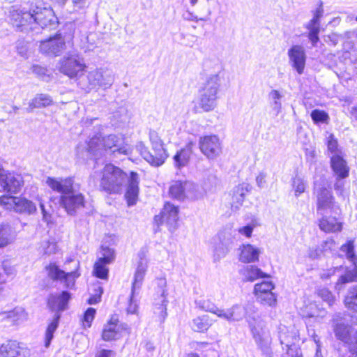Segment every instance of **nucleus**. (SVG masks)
<instances>
[{
    "instance_id": "f3484780",
    "label": "nucleus",
    "mask_w": 357,
    "mask_h": 357,
    "mask_svg": "<svg viewBox=\"0 0 357 357\" xmlns=\"http://www.w3.org/2000/svg\"><path fill=\"white\" fill-rule=\"evenodd\" d=\"M317 197V213L319 215L331 213L335 209L334 197L331 190L325 187H320L314 182Z\"/></svg>"
},
{
    "instance_id": "c03bdc74",
    "label": "nucleus",
    "mask_w": 357,
    "mask_h": 357,
    "mask_svg": "<svg viewBox=\"0 0 357 357\" xmlns=\"http://www.w3.org/2000/svg\"><path fill=\"white\" fill-rule=\"evenodd\" d=\"M60 317H61V314H54L53 319L47 326L46 333H45V347H48L51 343V341L54 337V333L56 331V328H58Z\"/></svg>"
},
{
    "instance_id": "58836bf2",
    "label": "nucleus",
    "mask_w": 357,
    "mask_h": 357,
    "mask_svg": "<svg viewBox=\"0 0 357 357\" xmlns=\"http://www.w3.org/2000/svg\"><path fill=\"white\" fill-rule=\"evenodd\" d=\"M213 324V321L208 314H204L192 320V328L196 332H205Z\"/></svg>"
},
{
    "instance_id": "6ab92c4d",
    "label": "nucleus",
    "mask_w": 357,
    "mask_h": 357,
    "mask_svg": "<svg viewBox=\"0 0 357 357\" xmlns=\"http://www.w3.org/2000/svg\"><path fill=\"white\" fill-rule=\"evenodd\" d=\"M23 184L22 177L20 174L8 172L3 169L0 174V192L15 194L20 192Z\"/></svg>"
},
{
    "instance_id": "4c0bfd02",
    "label": "nucleus",
    "mask_w": 357,
    "mask_h": 357,
    "mask_svg": "<svg viewBox=\"0 0 357 357\" xmlns=\"http://www.w3.org/2000/svg\"><path fill=\"white\" fill-rule=\"evenodd\" d=\"M53 104L52 97L45 93H38L31 100L29 103V111H32L35 108H43L50 106Z\"/></svg>"
},
{
    "instance_id": "1a4fd4ad",
    "label": "nucleus",
    "mask_w": 357,
    "mask_h": 357,
    "mask_svg": "<svg viewBox=\"0 0 357 357\" xmlns=\"http://www.w3.org/2000/svg\"><path fill=\"white\" fill-rule=\"evenodd\" d=\"M0 205L6 210L22 214L31 215L36 211L35 204L24 197L3 195L0 197Z\"/></svg>"
},
{
    "instance_id": "3c124183",
    "label": "nucleus",
    "mask_w": 357,
    "mask_h": 357,
    "mask_svg": "<svg viewBox=\"0 0 357 357\" xmlns=\"http://www.w3.org/2000/svg\"><path fill=\"white\" fill-rule=\"evenodd\" d=\"M310 116L315 124L327 123L329 120L328 114L325 111L318 109L312 110Z\"/></svg>"
},
{
    "instance_id": "338daca9",
    "label": "nucleus",
    "mask_w": 357,
    "mask_h": 357,
    "mask_svg": "<svg viewBox=\"0 0 357 357\" xmlns=\"http://www.w3.org/2000/svg\"><path fill=\"white\" fill-rule=\"evenodd\" d=\"M349 349L352 354L357 355V330L352 335V339L349 344Z\"/></svg>"
},
{
    "instance_id": "4d7b16f0",
    "label": "nucleus",
    "mask_w": 357,
    "mask_h": 357,
    "mask_svg": "<svg viewBox=\"0 0 357 357\" xmlns=\"http://www.w3.org/2000/svg\"><path fill=\"white\" fill-rule=\"evenodd\" d=\"M70 3L75 12L84 10L89 6V0H70Z\"/></svg>"
},
{
    "instance_id": "c85d7f7f",
    "label": "nucleus",
    "mask_w": 357,
    "mask_h": 357,
    "mask_svg": "<svg viewBox=\"0 0 357 357\" xmlns=\"http://www.w3.org/2000/svg\"><path fill=\"white\" fill-rule=\"evenodd\" d=\"M47 185L52 190L61 193V195L67 194L73 188V180L70 177L68 178H53L47 177L45 181Z\"/></svg>"
},
{
    "instance_id": "0e129e2a",
    "label": "nucleus",
    "mask_w": 357,
    "mask_h": 357,
    "mask_svg": "<svg viewBox=\"0 0 357 357\" xmlns=\"http://www.w3.org/2000/svg\"><path fill=\"white\" fill-rule=\"evenodd\" d=\"M137 291L132 295V290L131 291V298L128 307V312L130 314H135L137 310V305L135 301H134V297Z\"/></svg>"
},
{
    "instance_id": "b1692460",
    "label": "nucleus",
    "mask_w": 357,
    "mask_h": 357,
    "mask_svg": "<svg viewBox=\"0 0 357 357\" xmlns=\"http://www.w3.org/2000/svg\"><path fill=\"white\" fill-rule=\"evenodd\" d=\"M288 56L291 66L297 71L298 74L303 73L306 55L303 47L301 45H293L288 50Z\"/></svg>"
},
{
    "instance_id": "ddd939ff",
    "label": "nucleus",
    "mask_w": 357,
    "mask_h": 357,
    "mask_svg": "<svg viewBox=\"0 0 357 357\" xmlns=\"http://www.w3.org/2000/svg\"><path fill=\"white\" fill-rule=\"evenodd\" d=\"M178 220V208L169 202L165 204L161 213L154 218V221L158 225L165 223L171 232L177 229Z\"/></svg>"
},
{
    "instance_id": "f8f14e48",
    "label": "nucleus",
    "mask_w": 357,
    "mask_h": 357,
    "mask_svg": "<svg viewBox=\"0 0 357 357\" xmlns=\"http://www.w3.org/2000/svg\"><path fill=\"white\" fill-rule=\"evenodd\" d=\"M66 48L65 39L61 33L42 40L39 45L40 53L52 57L59 56Z\"/></svg>"
},
{
    "instance_id": "393cba45",
    "label": "nucleus",
    "mask_w": 357,
    "mask_h": 357,
    "mask_svg": "<svg viewBox=\"0 0 357 357\" xmlns=\"http://www.w3.org/2000/svg\"><path fill=\"white\" fill-rule=\"evenodd\" d=\"M70 297V294L66 291L52 294L48 298L47 305L55 314H60L61 312L67 309Z\"/></svg>"
},
{
    "instance_id": "de8ad7c7",
    "label": "nucleus",
    "mask_w": 357,
    "mask_h": 357,
    "mask_svg": "<svg viewBox=\"0 0 357 357\" xmlns=\"http://www.w3.org/2000/svg\"><path fill=\"white\" fill-rule=\"evenodd\" d=\"M115 259V251L107 245H102L98 252V259L102 261L111 264Z\"/></svg>"
},
{
    "instance_id": "37998d69",
    "label": "nucleus",
    "mask_w": 357,
    "mask_h": 357,
    "mask_svg": "<svg viewBox=\"0 0 357 357\" xmlns=\"http://www.w3.org/2000/svg\"><path fill=\"white\" fill-rule=\"evenodd\" d=\"M14 240L12 228L6 224L0 225V248L11 243Z\"/></svg>"
},
{
    "instance_id": "bb28decb",
    "label": "nucleus",
    "mask_w": 357,
    "mask_h": 357,
    "mask_svg": "<svg viewBox=\"0 0 357 357\" xmlns=\"http://www.w3.org/2000/svg\"><path fill=\"white\" fill-rule=\"evenodd\" d=\"M123 329H124L123 325L119 324L116 316L113 315L109 321L104 326L102 338L105 341L116 340L121 336Z\"/></svg>"
},
{
    "instance_id": "f03ea898",
    "label": "nucleus",
    "mask_w": 357,
    "mask_h": 357,
    "mask_svg": "<svg viewBox=\"0 0 357 357\" xmlns=\"http://www.w3.org/2000/svg\"><path fill=\"white\" fill-rule=\"evenodd\" d=\"M104 151L113 158L129 155L132 152L131 146L125 142L121 135H109L105 137L95 136L88 143V151L97 157Z\"/></svg>"
},
{
    "instance_id": "603ef678",
    "label": "nucleus",
    "mask_w": 357,
    "mask_h": 357,
    "mask_svg": "<svg viewBox=\"0 0 357 357\" xmlns=\"http://www.w3.org/2000/svg\"><path fill=\"white\" fill-rule=\"evenodd\" d=\"M340 249L343 252L346 253L347 258L354 264H356V257L354 251V241H349L346 244L342 245Z\"/></svg>"
},
{
    "instance_id": "7ed1b4c3",
    "label": "nucleus",
    "mask_w": 357,
    "mask_h": 357,
    "mask_svg": "<svg viewBox=\"0 0 357 357\" xmlns=\"http://www.w3.org/2000/svg\"><path fill=\"white\" fill-rule=\"evenodd\" d=\"M221 79L218 74L207 76L199 87V105L204 112L213 111L217 107Z\"/></svg>"
},
{
    "instance_id": "6e6d98bb",
    "label": "nucleus",
    "mask_w": 357,
    "mask_h": 357,
    "mask_svg": "<svg viewBox=\"0 0 357 357\" xmlns=\"http://www.w3.org/2000/svg\"><path fill=\"white\" fill-rule=\"evenodd\" d=\"M300 342H294L290 347H284V350L291 357H301L302 351L299 347Z\"/></svg>"
},
{
    "instance_id": "4468645a",
    "label": "nucleus",
    "mask_w": 357,
    "mask_h": 357,
    "mask_svg": "<svg viewBox=\"0 0 357 357\" xmlns=\"http://www.w3.org/2000/svg\"><path fill=\"white\" fill-rule=\"evenodd\" d=\"M198 186L191 181H176L169 188L170 195L178 200L185 197L192 199H198L200 196L197 193Z\"/></svg>"
},
{
    "instance_id": "a19ab883",
    "label": "nucleus",
    "mask_w": 357,
    "mask_h": 357,
    "mask_svg": "<svg viewBox=\"0 0 357 357\" xmlns=\"http://www.w3.org/2000/svg\"><path fill=\"white\" fill-rule=\"evenodd\" d=\"M243 275L248 281H254L258 278H269L260 268L255 266H247L243 271Z\"/></svg>"
},
{
    "instance_id": "412c9836",
    "label": "nucleus",
    "mask_w": 357,
    "mask_h": 357,
    "mask_svg": "<svg viewBox=\"0 0 357 357\" xmlns=\"http://www.w3.org/2000/svg\"><path fill=\"white\" fill-rule=\"evenodd\" d=\"M166 280L160 278L158 280V298H154V313L158 314L159 321L163 322L167 315V305L168 301L167 300V289H166Z\"/></svg>"
},
{
    "instance_id": "9b49d317",
    "label": "nucleus",
    "mask_w": 357,
    "mask_h": 357,
    "mask_svg": "<svg viewBox=\"0 0 357 357\" xmlns=\"http://www.w3.org/2000/svg\"><path fill=\"white\" fill-rule=\"evenodd\" d=\"M235 242L234 231L231 229H225L218 234V242L213 249V260L218 261L224 258L232 249Z\"/></svg>"
},
{
    "instance_id": "13d9d810",
    "label": "nucleus",
    "mask_w": 357,
    "mask_h": 357,
    "mask_svg": "<svg viewBox=\"0 0 357 357\" xmlns=\"http://www.w3.org/2000/svg\"><path fill=\"white\" fill-rule=\"evenodd\" d=\"M96 314V310L89 307L85 312L84 315V325L85 327H90L91 325V322L93 321Z\"/></svg>"
},
{
    "instance_id": "052dcab7",
    "label": "nucleus",
    "mask_w": 357,
    "mask_h": 357,
    "mask_svg": "<svg viewBox=\"0 0 357 357\" xmlns=\"http://www.w3.org/2000/svg\"><path fill=\"white\" fill-rule=\"evenodd\" d=\"M324 253L332 252L335 250V242L333 238H327L321 245Z\"/></svg>"
},
{
    "instance_id": "864d4df0",
    "label": "nucleus",
    "mask_w": 357,
    "mask_h": 357,
    "mask_svg": "<svg viewBox=\"0 0 357 357\" xmlns=\"http://www.w3.org/2000/svg\"><path fill=\"white\" fill-rule=\"evenodd\" d=\"M306 183L299 176H296L292 181V187L295 191V195L299 196L305 192Z\"/></svg>"
},
{
    "instance_id": "680f3d73",
    "label": "nucleus",
    "mask_w": 357,
    "mask_h": 357,
    "mask_svg": "<svg viewBox=\"0 0 357 357\" xmlns=\"http://www.w3.org/2000/svg\"><path fill=\"white\" fill-rule=\"evenodd\" d=\"M256 225L254 223L249 224L246 226L238 228V231L240 234L246 236L247 238H250L252 236L254 228Z\"/></svg>"
},
{
    "instance_id": "a878e982",
    "label": "nucleus",
    "mask_w": 357,
    "mask_h": 357,
    "mask_svg": "<svg viewBox=\"0 0 357 357\" xmlns=\"http://www.w3.org/2000/svg\"><path fill=\"white\" fill-rule=\"evenodd\" d=\"M278 335L282 349H284V347H290L294 342H301L298 330L294 325L286 326L280 324Z\"/></svg>"
},
{
    "instance_id": "423d86ee",
    "label": "nucleus",
    "mask_w": 357,
    "mask_h": 357,
    "mask_svg": "<svg viewBox=\"0 0 357 357\" xmlns=\"http://www.w3.org/2000/svg\"><path fill=\"white\" fill-rule=\"evenodd\" d=\"M36 6L24 4L15 5L9 8L8 18L10 22L17 31L28 32L33 29Z\"/></svg>"
},
{
    "instance_id": "2eb2a0df",
    "label": "nucleus",
    "mask_w": 357,
    "mask_h": 357,
    "mask_svg": "<svg viewBox=\"0 0 357 357\" xmlns=\"http://www.w3.org/2000/svg\"><path fill=\"white\" fill-rule=\"evenodd\" d=\"M274 288V284L270 280L256 284L254 293L257 300L264 305L275 306L277 303V298L273 292Z\"/></svg>"
},
{
    "instance_id": "f704fd0d",
    "label": "nucleus",
    "mask_w": 357,
    "mask_h": 357,
    "mask_svg": "<svg viewBox=\"0 0 357 357\" xmlns=\"http://www.w3.org/2000/svg\"><path fill=\"white\" fill-rule=\"evenodd\" d=\"M193 146L194 144L192 142H188L184 148L181 149L176 153V154L174 156L175 167L180 169L188 164L192 153Z\"/></svg>"
},
{
    "instance_id": "ea45409f",
    "label": "nucleus",
    "mask_w": 357,
    "mask_h": 357,
    "mask_svg": "<svg viewBox=\"0 0 357 357\" xmlns=\"http://www.w3.org/2000/svg\"><path fill=\"white\" fill-rule=\"evenodd\" d=\"M270 105L272 110L276 115L279 114L282 111V102L283 95L278 90L273 89L268 95Z\"/></svg>"
},
{
    "instance_id": "774afa93",
    "label": "nucleus",
    "mask_w": 357,
    "mask_h": 357,
    "mask_svg": "<svg viewBox=\"0 0 357 357\" xmlns=\"http://www.w3.org/2000/svg\"><path fill=\"white\" fill-rule=\"evenodd\" d=\"M312 339L316 344V354L315 357H323L321 352V342L319 339L318 338V336L314 333L312 335Z\"/></svg>"
},
{
    "instance_id": "dca6fc26",
    "label": "nucleus",
    "mask_w": 357,
    "mask_h": 357,
    "mask_svg": "<svg viewBox=\"0 0 357 357\" xmlns=\"http://www.w3.org/2000/svg\"><path fill=\"white\" fill-rule=\"evenodd\" d=\"M199 146L201 152L208 159L217 158L222 152L220 140L215 135L200 137Z\"/></svg>"
},
{
    "instance_id": "a18cd8bd",
    "label": "nucleus",
    "mask_w": 357,
    "mask_h": 357,
    "mask_svg": "<svg viewBox=\"0 0 357 357\" xmlns=\"http://www.w3.org/2000/svg\"><path fill=\"white\" fill-rule=\"evenodd\" d=\"M357 280V266H355L353 270L347 271L344 275H341L336 282L335 288L340 291L342 285Z\"/></svg>"
},
{
    "instance_id": "5701e85b",
    "label": "nucleus",
    "mask_w": 357,
    "mask_h": 357,
    "mask_svg": "<svg viewBox=\"0 0 357 357\" xmlns=\"http://www.w3.org/2000/svg\"><path fill=\"white\" fill-rule=\"evenodd\" d=\"M0 354L3 357H29L31 351L17 342L9 340L1 346Z\"/></svg>"
},
{
    "instance_id": "bf43d9fd",
    "label": "nucleus",
    "mask_w": 357,
    "mask_h": 357,
    "mask_svg": "<svg viewBox=\"0 0 357 357\" xmlns=\"http://www.w3.org/2000/svg\"><path fill=\"white\" fill-rule=\"evenodd\" d=\"M2 268L5 274L8 277H14L16 275L17 271L14 266L11 265L9 261H3L2 263Z\"/></svg>"
},
{
    "instance_id": "5fc2aeb1",
    "label": "nucleus",
    "mask_w": 357,
    "mask_h": 357,
    "mask_svg": "<svg viewBox=\"0 0 357 357\" xmlns=\"http://www.w3.org/2000/svg\"><path fill=\"white\" fill-rule=\"evenodd\" d=\"M318 296L329 306H333L336 301L335 297L333 294L326 288L321 289L318 291Z\"/></svg>"
},
{
    "instance_id": "e433bc0d",
    "label": "nucleus",
    "mask_w": 357,
    "mask_h": 357,
    "mask_svg": "<svg viewBox=\"0 0 357 357\" xmlns=\"http://www.w3.org/2000/svg\"><path fill=\"white\" fill-rule=\"evenodd\" d=\"M323 14L324 9L321 5L312 11V18L305 25L309 33L320 31V20Z\"/></svg>"
},
{
    "instance_id": "c756f323",
    "label": "nucleus",
    "mask_w": 357,
    "mask_h": 357,
    "mask_svg": "<svg viewBox=\"0 0 357 357\" xmlns=\"http://www.w3.org/2000/svg\"><path fill=\"white\" fill-rule=\"evenodd\" d=\"M331 167L337 176V179H343L349 176V167L342 155H330Z\"/></svg>"
},
{
    "instance_id": "9d476101",
    "label": "nucleus",
    "mask_w": 357,
    "mask_h": 357,
    "mask_svg": "<svg viewBox=\"0 0 357 357\" xmlns=\"http://www.w3.org/2000/svg\"><path fill=\"white\" fill-rule=\"evenodd\" d=\"M74 263L75 271L68 272L60 269L55 264H50L47 266L48 276L53 280H60L65 284L68 288H71L74 286L75 280L80 275L77 270L79 268V261H73Z\"/></svg>"
},
{
    "instance_id": "aec40b11",
    "label": "nucleus",
    "mask_w": 357,
    "mask_h": 357,
    "mask_svg": "<svg viewBox=\"0 0 357 357\" xmlns=\"http://www.w3.org/2000/svg\"><path fill=\"white\" fill-rule=\"evenodd\" d=\"M60 204L69 215H74L77 211L84 206V197L82 193L73 188L67 194L61 195Z\"/></svg>"
},
{
    "instance_id": "09e8293b",
    "label": "nucleus",
    "mask_w": 357,
    "mask_h": 357,
    "mask_svg": "<svg viewBox=\"0 0 357 357\" xmlns=\"http://www.w3.org/2000/svg\"><path fill=\"white\" fill-rule=\"evenodd\" d=\"M109 263L102 261L101 260L98 259V261L94 264L93 273L94 275L100 279H107L108 277V268H107V265Z\"/></svg>"
},
{
    "instance_id": "72a5a7b5",
    "label": "nucleus",
    "mask_w": 357,
    "mask_h": 357,
    "mask_svg": "<svg viewBox=\"0 0 357 357\" xmlns=\"http://www.w3.org/2000/svg\"><path fill=\"white\" fill-rule=\"evenodd\" d=\"M239 260L243 263H252L259 260L261 250L250 244L243 245L240 248Z\"/></svg>"
},
{
    "instance_id": "7c9ffc66",
    "label": "nucleus",
    "mask_w": 357,
    "mask_h": 357,
    "mask_svg": "<svg viewBox=\"0 0 357 357\" xmlns=\"http://www.w3.org/2000/svg\"><path fill=\"white\" fill-rule=\"evenodd\" d=\"M139 260L134 275V280L132 285V295L136 292V291L139 290L141 288L148 267V260L145 257L144 254L139 253Z\"/></svg>"
},
{
    "instance_id": "a211bd4d",
    "label": "nucleus",
    "mask_w": 357,
    "mask_h": 357,
    "mask_svg": "<svg viewBox=\"0 0 357 357\" xmlns=\"http://www.w3.org/2000/svg\"><path fill=\"white\" fill-rule=\"evenodd\" d=\"M33 12H35L33 20L36 22V24H33L31 31L38 32L40 28L50 27L52 29L56 26L57 23L56 18L52 10L36 6V9Z\"/></svg>"
},
{
    "instance_id": "6e6552de",
    "label": "nucleus",
    "mask_w": 357,
    "mask_h": 357,
    "mask_svg": "<svg viewBox=\"0 0 357 357\" xmlns=\"http://www.w3.org/2000/svg\"><path fill=\"white\" fill-rule=\"evenodd\" d=\"M247 321L251 330L253 338L259 346L265 357H271L272 351L270 348L271 338L268 332L262 327L261 321L255 317L248 315Z\"/></svg>"
},
{
    "instance_id": "c9c22d12",
    "label": "nucleus",
    "mask_w": 357,
    "mask_h": 357,
    "mask_svg": "<svg viewBox=\"0 0 357 357\" xmlns=\"http://www.w3.org/2000/svg\"><path fill=\"white\" fill-rule=\"evenodd\" d=\"M3 319H8L13 324H20L27 319V314L24 309L21 307H16L13 310L2 313Z\"/></svg>"
},
{
    "instance_id": "49530a36",
    "label": "nucleus",
    "mask_w": 357,
    "mask_h": 357,
    "mask_svg": "<svg viewBox=\"0 0 357 357\" xmlns=\"http://www.w3.org/2000/svg\"><path fill=\"white\" fill-rule=\"evenodd\" d=\"M195 305L199 309L213 313L218 317L219 316V313L218 312L221 310V308H218L213 302L206 298L196 300Z\"/></svg>"
},
{
    "instance_id": "473e14b6",
    "label": "nucleus",
    "mask_w": 357,
    "mask_h": 357,
    "mask_svg": "<svg viewBox=\"0 0 357 357\" xmlns=\"http://www.w3.org/2000/svg\"><path fill=\"white\" fill-rule=\"evenodd\" d=\"M320 215L321 218L319 220V227L321 231L326 233H333L342 230V223L336 218L328 216V213Z\"/></svg>"
},
{
    "instance_id": "cd10ccee",
    "label": "nucleus",
    "mask_w": 357,
    "mask_h": 357,
    "mask_svg": "<svg viewBox=\"0 0 357 357\" xmlns=\"http://www.w3.org/2000/svg\"><path fill=\"white\" fill-rule=\"evenodd\" d=\"M218 317L223 319L229 322L240 321L243 320L247 314V309L241 305H234L228 309H221Z\"/></svg>"
},
{
    "instance_id": "4be33fe9",
    "label": "nucleus",
    "mask_w": 357,
    "mask_h": 357,
    "mask_svg": "<svg viewBox=\"0 0 357 357\" xmlns=\"http://www.w3.org/2000/svg\"><path fill=\"white\" fill-rule=\"evenodd\" d=\"M332 327L337 339L345 343L350 344L352 339L351 335V326L344 322V317L340 313H337L333 315Z\"/></svg>"
},
{
    "instance_id": "f257e3e1",
    "label": "nucleus",
    "mask_w": 357,
    "mask_h": 357,
    "mask_svg": "<svg viewBox=\"0 0 357 357\" xmlns=\"http://www.w3.org/2000/svg\"><path fill=\"white\" fill-rule=\"evenodd\" d=\"M100 188L102 190L109 194L120 193L126 183L128 186L125 194L128 205L136 204L139 194V178L137 173L131 172L130 176L120 168L107 164L102 171Z\"/></svg>"
},
{
    "instance_id": "79ce46f5",
    "label": "nucleus",
    "mask_w": 357,
    "mask_h": 357,
    "mask_svg": "<svg viewBox=\"0 0 357 357\" xmlns=\"http://www.w3.org/2000/svg\"><path fill=\"white\" fill-rule=\"evenodd\" d=\"M344 303L347 309L357 312V285L352 286L348 289Z\"/></svg>"
},
{
    "instance_id": "8fccbe9b",
    "label": "nucleus",
    "mask_w": 357,
    "mask_h": 357,
    "mask_svg": "<svg viewBox=\"0 0 357 357\" xmlns=\"http://www.w3.org/2000/svg\"><path fill=\"white\" fill-rule=\"evenodd\" d=\"M328 151L330 155H342L343 153L341 149L338 146L337 140L334 137V135L331 134L328 137L327 141Z\"/></svg>"
},
{
    "instance_id": "69168bd1",
    "label": "nucleus",
    "mask_w": 357,
    "mask_h": 357,
    "mask_svg": "<svg viewBox=\"0 0 357 357\" xmlns=\"http://www.w3.org/2000/svg\"><path fill=\"white\" fill-rule=\"evenodd\" d=\"M321 254H324L321 248H314L309 250L308 256L310 258L314 259L320 257Z\"/></svg>"
},
{
    "instance_id": "39448f33",
    "label": "nucleus",
    "mask_w": 357,
    "mask_h": 357,
    "mask_svg": "<svg viewBox=\"0 0 357 357\" xmlns=\"http://www.w3.org/2000/svg\"><path fill=\"white\" fill-rule=\"evenodd\" d=\"M114 81L112 70L107 68H98L89 71L86 76L79 77L77 85L82 90L89 93L97 87L107 89Z\"/></svg>"
},
{
    "instance_id": "20e7f679",
    "label": "nucleus",
    "mask_w": 357,
    "mask_h": 357,
    "mask_svg": "<svg viewBox=\"0 0 357 357\" xmlns=\"http://www.w3.org/2000/svg\"><path fill=\"white\" fill-rule=\"evenodd\" d=\"M149 137L153 153L149 151L142 142H137L136 150L151 165L156 167L162 165L168 157L167 151L164 148V144L158 133L154 130H149Z\"/></svg>"
},
{
    "instance_id": "e2e57ef3",
    "label": "nucleus",
    "mask_w": 357,
    "mask_h": 357,
    "mask_svg": "<svg viewBox=\"0 0 357 357\" xmlns=\"http://www.w3.org/2000/svg\"><path fill=\"white\" fill-rule=\"evenodd\" d=\"M29 50V43L24 41H19L17 45V53L22 57H26Z\"/></svg>"
},
{
    "instance_id": "2f4dec72",
    "label": "nucleus",
    "mask_w": 357,
    "mask_h": 357,
    "mask_svg": "<svg viewBox=\"0 0 357 357\" xmlns=\"http://www.w3.org/2000/svg\"><path fill=\"white\" fill-rule=\"evenodd\" d=\"M251 190V185L243 183L234 188L231 197V208L237 211L242 206L245 195Z\"/></svg>"
},
{
    "instance_id": "0eeeda50",
    "label": "nucleus",
    "mask_w": 357,
    "mask_h": 357,
    "mask_svg": "<svg viewBox=\"0 0 357 357\" xmlns=\"http://www.w3.org/2000/svg\"><path fill=\"white\" fill-rule=\"evenodd\" d=\"M59 71L68 77L70 79H75L78 82L79 77L85 71L86 66L84 59L76 52H69L63 56L58 63Z\"/></svg>"
}]
</instances>
